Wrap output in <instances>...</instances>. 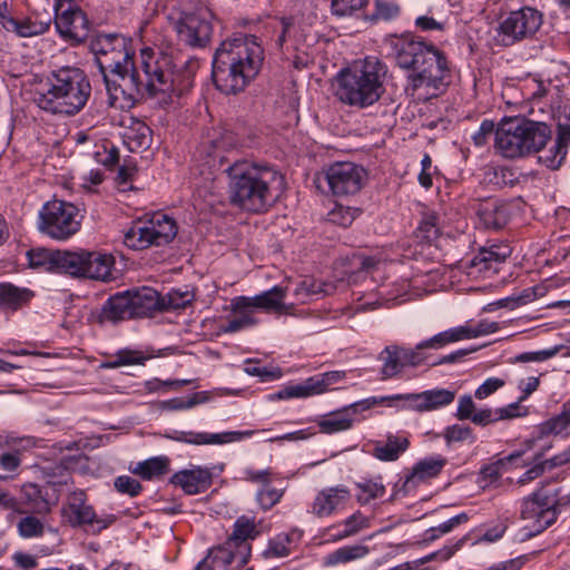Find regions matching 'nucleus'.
Here are the masks:
<instances>
[{
	"label": "nucleus",
	"mask_w": 570,
	"mask_h": 570,
	"mask_svg": "<svg viewBox=\"0 0 570 570\" xmlns=\"http://www.w3.org/2000/svg\"><path fill=\"white\" fill-rule=\"evenodd\" d=\"M91 50L104 76L110 104L119 95L134 98L145 91L160 106H168L191 87L187 72L175 70L169 55L144 48L140 51L145 82L136 71L127 38L119 35H100L91 41Z\"/></svg>",
	"instance_id": "nucleus-1"
},
{
	"label": "nucleus",
	"mask_w": 570,
	"mask_h": 570,
	"mask_svg": "<svg viewBox=\"0 0 570 570\" xmlns=\"http://www.w3.org/2000/svg\"><path fill=\"white\" fill-rule=\"evenodd\" d=\"M264 50L254 36H238L225 40L216 49L213 80L226 94L243 91L258 75Z\"/></svg>",
	"instance_id": "nucleus-2"
},
{
	"label": "nucleus",
	"mask_w": 570,
	"mask_h": 570,
	"mask_svg": "<svg viewBox=\"0 0 570 570\" xmlns=\"http://www.w3.org/2000/svg\"><path fill=\"white\" fill-rule=\"evenodd\" d=\"M227 175L230 203L250 213L267 210L285 188L284 177L276 169L247 160L235 161Z\"/></svg>",
	"instance_id": "nucleus-3"
},
{
	"label": "nucleus",
	"mask_w": 570,
	"mask_h": 570,
	"mask_svg": "<svg viewBox=\"0 0 570 570\" xmlns=\"http://www.w3.org/2000/svg\"><path fill=\"white\" fill-rule=\"evenodd\" d=\"M390 45L397 66L412 70L409 80L414 89L439 91L445 86L449 76L448 61L434 46L409 36H394L390 39Z\"/></svg>",
	"instance_id": "nucleus-4"
},
{
	"label": "nucleus",
	"mask_w": 570,
	"mask_h": 570,
	"mask_svg": "<svg viewBox=\"0 0 570 570\" xmlns=\"http://www.w3.org/2000/svg\"><path fill=\"white\" fill-rule=\"evenodd\" d=\"M386 67L375 57L354 61L336 76V97L344 104L366 108L384 94Z\"/></svg>",
	"instance_id": "nucleus-5"
},
{
	"label": "nucleus",
	"mask_w": 570,
	"mask_h": 570,
	"mask_svg": "<svg viewBox=\"0 0 570 570\" xmlns=\"http://www.w3.org/2000/svg\"><path fill=\"white\" fill-rule=\"evenodd\" d=\"M90 82L79 68L63 67L51 73L49 88L36 98L37 105L49 112L72 116L87 104Z\"/></svg>",
	"instance_id": "nucleus-6"
},
{
	"label": "nucleus",
	"mask_w": 570,
	"mask_h": 570,
	"mask_svg": "<svg viewBox=\"0 0 570 570\" xmlns=\"http://www.w3.org/2000/svg\"><path fill=\"white\" fill-rule=\"evenodd\" d=\"M552 131L546 122L524 117L501 119V157L518 158L543 149Z\"/></svg>",
	"instance_id": "nucleus-7"
},
{
	"label": "nucleus",
	"mask_w": 570,
	"mask_h": 570,
	"mask_svg": "<svg viewBox=\"0 0 570 570\" xmlns=\"http://www.w3.org/2000/svg\"><path fill=\"white\" fill-rule=\"evenodd\" d=\"M568 507L561 502L559 491L553 493L543 489H538L531 495L525 498L521 505L522 534L521 540L532 538L557 520V509Z\"/></svg>",
	"instance_id": "nucleus-8"
},
{
	"label": "nucleus",
	"mask_w": 570,
	"mask_h": 570,
	"mask_svg": "<svg viewBox=\"0 0 570 570\" xmlns=\"http://www.w3.org/2000/svg\"><path fill=\"white\" fill-rule=\"evenodd\" d=\"M177 235V226L169 216L156 213L140 225L131 227L125 234V244L134 249H144L151 245L170 243Z\"/></svg>",
	"instance_id": "nucleus-9"
},
{
	"label": "nucleus",
	"mask_w": 570,
	"mask_h": 570,
	"mask_svg": "<svg viewBox=\"0 0 570 570\" xmlns=\"http://www.w3.org/2000/svg\"><path fill=\"white\" fill-rule=\"evenodd\" d=\"M79 228V210L71 203L55 199L40 212L39 229L52 238L67 239Z\"/></svg>",
	"instance_id": "nucleus-10"
},
{
	"label": "nucleus",
	"mask_w": 570,
	"mask_h": 570,
	"mask_svg": "<svg viewBox=\"0 0 570 570\" xmlns=\"http://www.w3.org/2000/svg\"><path fill=\"white\" fill-rule=\"evenodd\" d=\"M62 521L72 528H85L92 533H99L110 527L116 517L112 514H98L87 501L83 491H73L61 508Z\"/></svg>",
	"instance_id": "nucleus-11"
},
{
	"label": "nucleus",
	"mask_w": 570,
	"mask_h": 570,
	"mask_svg": "<svg viewBox=\"0 0 570 570\" xmlns=\"http://www.w3.org/2000/svg\"><path fill=\"white\" fill-rule=\"evenodd\" d=\"M330 191L337 197L353 196L361 191L367 181V171L351 161H337L322 173Z\"/></svg>",
	"instance_id": "nucleus-12"
},
{
	"label": "nucleus",
	"mask_w": 570,
	"mask_h": 570,
	"mask_svg": "<svg viewBox=\"0 0 570 570\" xmlns=\"http://www.w3.org/2000/svg\"><path fill=\"white\" fill-rule=\"evenodd\" d=\"M214 14L208 8L183 13L174 21V29L185 45L193 48H203L212 39Z\"/></svg>",
	"instance_id": "nucleus-13"
},
{
	"label": "nucleus",
	"mask_w": 570,
	"mask_h": 570,
	"mask_svg": "<svg viewBox=\"0 0 570 570\" xmlns=\"http://www.w3.org/2000/svg\"><path fill=\"white\" fill-rule=\"evenodd\" d=\"M55 24L59 35L76 42L85 40L89 32V22L73 0H56Z\"/></svg>",
	"instance_id": "nucleus-14"
},
{
	"label": "nucleus",
	"mask_w": 570,
	"mask_h": 570,
	"mask_svg": "<svg viewBox=\"0 0 570 570\" xmlns=\"http://www.w3.org/2000/svg\"><path fill=\"white\" fill-rule=\"evenodd\" d=\"M542 23L541 13L530 7L510 12L501 22V45L511 46L518 41L532 37Z\"/></svg>",
	"instance_id": "nucleus-15"
},
{
	"label": "nucleus",
	"mask_w": 570,
	"mask_h": 570,
	"mask_svg": "<svg viewBox=\"0 0 570 570\" xmlns=\"http://www.w3.org/2000/svg\"><path fill=\"white\" fill-rule=\"evenodd\" d=\"M75 256V267L68 269V274L75 277H88L102 282L112 278L115 258L112 255L100 252H70Z\"/></svg>",
	"instance_id": "nucleus-16"
},
{
	"label": "nucleus",
	"mask_w": 570,
	"mask_h": 570,
	"mask_svg": "<svg viewBox=\"0 0 570 570\" xmlns=\"http://www.w3.org/2000/svg\"><path fill=\"white\" fill-rule=\"evenodd\" d=\"M351 491L344 484L325 487L316 492L311 511L317 518H327L343 510L351 500Z\"/></svg>",
	"instance_id": "nucleus-17"
},
{
	"label": "nucleus",
	"mask_w": 570,
	"mask_h": 570,
	"mask_svg": "<svg viewBox=\"0 0 570 570\" xmlns=\"http://www.w3.org/2000/svg\"><path fill=\"white\" fill-rule=\"evenodd\" d=\"M28 265L42 272L66 273L75 267V256L68 250H51L46 248L30 249L27 253Z\"/></svg>",
	"instance_id": "nucleus-18"
},
{
	"label": "nucleus",
	"mask_w": 570,
	"mask_h": 570,
	"mask_svg": "<svg viewBox=\"0 0 570 570\" xmlns=\"http://www.w3.org/2000/svg\"><path fill=\"white\" fill-rule=\"evenodd\" d=\"M170 483L180 488L184 493L194 495L208 490L213 483V473L208 468L193 465L174 473Z\"/></svg>",
	"instance_id": "nucleus-19"
},
{
	"label": "nucleus",
	"mask_w": 570,
	"mask_h": 570,
	"mask_svg": "<svg viewBox=\"0 0 570 570\" xmlns=\"http://www.w3.org/2000/svg\"><path fill=\"white\" fill-rule=\"evenodd\" d=\"M455 393L446 389L429 390L421 393L399 394L393 400H406L411 407L417 412L435 411L453 402Z\"/></svg>",
	"instance_id": "nucleus-20"
},
{
	"label": "nucleus",
	"mask_w": 570,
	"mask_h": 570,
	"mask_svg": "<svg viewBox=\"0 0 570 570\" xmlns=\"http://www.w3.org/2000/svg\"><path fill=\"white\" fill-rule=\"evenodd\" d=\"M254 430L246 431H227L222 433L207 432H179L173 436L175 441L194 444V445H222L227 443L239 442L255 434Z\"/></svg>",
	"instance_id": "nucleus-21"
},
{
	"label": "nucleus",
	"mask_w": 570,
	"mask_h": 570,
	"mask_svg": "<svg viewBox=\"0 0 570 570\" xmlns=\"http://www.w3.org/2000/svg\"><path fill=\"white\" fill-rule=\"evenodd\" d=\"M570 144V124H559L554 142L538 157L541 165L550 170H558L564 163Z\"/></svg>",
	"instance_id": "nucleus-22"
},
{
	"label": "nucleus",
	"mask_w": 570,
	"mask_h": 570,
	"mask_svg": "<svg viewBox=\"0 0 570 570\" xmlns=\"http://www.w3.org/2000/svg\"><path fill=\"white\" fill-rule=\"evenodd\" d=\"M243 299H248V296H237L230 301L229 309L233 315L228 317L227 324L222 327L224 333H236L258 323L254 315V306L243 303Z\"/></svg>",
	"instance_id": "nucleus-23"
},
{
	"label": "nucleus",
	"mask_w": 570,
	"mask_h": 570,
	"mask_svg": "<svg viewBox=\"0 0 570 570\" xmlns=\"http://www.w3.org/2000/svg\"><path fill=\"white\" fill-rule=\"evenodd\" d=\"M287 289L282 286H274L268 291H265L258 295L248 296V299H243L245 304H252L256 309H263L265 312H276L281 314H289L293 309V305H287L284 299L286 297Z\"/></svg>",
	"instance_id": "nucleus-24"
},
{
	"label": "nucleus",
	"mask_w": 570,
	"mask_h": 570,
	"mask_svg": "<svg viewBox=\"0 0 570 570\" xmlns=\"http://www.w3.org/2000/svg\"><path fill=\"white\" fill-rule=\"evenodd\" d=\"M131 308L135 317H146L153 313L163 311L164 301L159 293L150 287L129 291Z\"/></svg>",
	"instance_id": "nucleus-25"
},
{
	"label": "nucleus",
	"mask_w": 570,
	"mask_h": 570,
	"mask_svg": "<svg viewBox=\"0 0 570 570\" xmlns=\"http://www.w3.org/2000/svg\"><path fill=\"white\" fill-rule=\"evenodd\" d=\"M255 529L256 527L253 520L240 517L236 520L234 531L226 541L229 546L237 549L240 564L246 563L248 560L250 548L247 540L254 538Z\"/></svg>",
	"instance_id": "nucleus-26"
},
{
	"label": "nucleus",
	"mask_w": 570,
	"mask_h": 570,
	"mask_svg": "<svg viewBox=\"0 0 570 570\" xmlns=\"http://www.w3.org/2000/svg\"><path fill=\"white\" fill-rule=\"evenodd\" d=\"M409 446L410 441L406 436L390 434L386 441H376L374 443L373 455L380 461H396Z\"/></svg>",
	"instance_id": "nucleus-27"
},
{
	"label": "nucleus",
	"mask_w": 570,
	"mask_h": 570,
	"mask_svg": "<svg viewBox=\"0 0 570 570\" xmlns=\"http://www.w3.org/2000/svg\"><path fill=\"white\" fill-rule=\"evenodd\" d=\"M368 553L370 549L364 544L344 546L325 556L323 559V566L331 568L353 562L365 558Z\"/></svg>",
	"instance_id": "nucleus-28"
},
{
	"label": "nucleus",
	"mask_w": 570,
	"mask_h": 570,
	"mask_svg": "<svg viewBox=\"0 0 570 570\" xmlns=\"http://www.w3.org/2000/svg\"><path fill=\"white\" fill-rule=\"evenodd\" d=\"M446 459L442 455H435L420 460L413 468L411 475L406 479L409 482H422L440 474L446 464Z\"/></svg>",
	"instance_id": "nucleus-29"
},
{
	"label": "nucleus",
	"mask_w": 570,
	"mask_h": 570,
	"mask_svg": "<svg viewBox=\"0 0 570 570\" xmlns=\"http://www.w3.org/2000/svg\"><path fill=\"white\" fill-rule=\"evenodd\" d=\"M22 499L23 503L29 507L30 511L39 515L50 513L56 503L55 501H50L47 498V493H43L38 485L31 483L23 485Z\"/></svg>",
	"instance_id": "nucleus-30"
},
{
	"label": "nucleus",
	"mask_w": 570,
	"mask_h": 570,
	"mask_svg": "<svg viewBox=\"0 0 570 570\" xmlns=\"http://www.w3.org/2000/svg\"><path fill=\"white\" fill-rule=\"evenodd\" d=\"M377 358L380 362H382V367L380 371L382 380L395 377L404 368L400 354V345L397 344L386 346L379 354Z\"/></svg>",
	"instance_id": "nucleus-31"
},
{
	"label": "nucleus",
	"mask_w": 570,
	"mask_h": 570,
	"mask_svg": "<svg viewBox=\"0 0 570 570\" xmlns=\"http://www.w3.org/2000/svg\"><path fill=\"white\" fill-rule=\"evenodd\" d=\"M104 313L111 321L135 317L129 291L111 296L104 307Z\"/></svg>",
	"instance_id": "nucleus-32"
},
{
	"label": "nucleus",
	"mask_w": 570,
	"mask_h": 570,
	"mask_svg": "<svg viewBox=\"0 0 570 570\" xmlns=\"http://www.w3.org/2000/svg\"><path fill=\"white\" fill-rule=\"evenodd\" d=\"M471 335L472 332L461 326L446 330L438 333L429 340L422 341L417 344L419 350L432 348L440 350L450 343L466 340V336Z\"/></svg>",
	"instance_id": "nucleus-33"
},
{
	"label": "nucleus",
	"mask_w": 570,
	"mask_h": 570,
	"mask_svg": "<svg viewBox=\"0 0 570 570\" xmlns=\"http://www.w3.org/2000/svg\"><path fill=\"white\" fill-rule=\"evenodd\" d=\"M353 413L348 411H336L322 416L317 425L321 432L326 434H333L342 431H346L353 425Z\"/></svg>",
	"instance_id": "nucleus-34"
},
{
	"label": "nucleus",
	"mask_w": 570,
	"mask_h": 570,
	"mask_svg": "<svg viewBox=\"0 0 570 570\" xmlns=\"http://www.w3.org/2000/svg\"><path fill=\"white\" fill-rule=\"evenodd\" d=\"M570 426V399L561 406V412L539 426L540 436L559 435Z\"/></svg>",
	"instance_id": "nucleus-35"
},
{
	"label": "nucleus",
	"mask_w": 570,
	"mask_h": 570,
	"mask_svg": "<svg viewBox=\"0 0 570 570\" xmlns=\"http://www.w3.org/2000/svg\"><path fill=\"white\" fill-rule=\"evenodd\" d=\"M169 462L167 456H154L138 462L131 471L142 479L150 480L166 474L169 470Z\"/></svg>",
	"instance_id": "nucleus-36"
},
{
	"label": "nucleus",
	"mask_w": 570,
	"mask_h": 570,
	"mask_svg": "<svg viewBox=\"0 0 570 570\" xmlns=\"http://www.w3.org/2000/svg\"><path fill=\"white\" fill-rule=\"evenodd\" d=\"M233 549L227 542L224 546L212 549L206 558H204V564H210L212 570H226L234 559L239 560V554L233 552Z\"/></svg>",
	"instance_id": "nucleus-37"
},
{
	"label": "nucleus",
	"mask_w": 570,
	"mask_h": 570,
	"mask_svg": "<svg viewBox=\"0 0 570 570\" xmlns=\"http://www.w3.org/2000/svg\"><path fill=\"white\" fill-rule=\"evenodd\" d=\"M317 386V382L315 383V380L312 376L299 384L286 386L285 389L272 395L271 399L286 400L293 397H308L312 395L321 394Z\"/></svg>",
	"instance_id": "nucleus-38"
},
{
	"label": "nucleus",
	"mask_w": 570,
	"mask_h": 570,
	"mask_svg": "<svg viewBox=\"0 0 570 570\" xmlns=\"http://www.w3.org/2000/svg\"><path fill=\"white\" fill-rule=\"evenodd\" d=\"M358 490L356 500L361 504H367L372 500L382 498L385 493L383 483L375 480H362L356 483Z\"/></svg>",
	"instance_id": "nucleus-39"
},
{
	"label": "nucleus",
	"mask_w": 570,
	"mask_h": 570,
	"mask_svg": "<svg viewBox=\"0 0 570 570\" xmlns=\"http://www.w3.org/2000/svg\"><path fill=\"white\" fill-rule=\"evenodd\" d=\"M125 138L131 150L147 148L150 144V129L146 124L137 121L134 127L125 134Z\"/></svg>",
	"instance_id": "nucleus-40"
},
{
	"label": "nucleus",
	"mask_w": 570,
	"mask_h": 570,
	"mask_svg": "<svg viewBox=\"0 0 570 570\" xmlns=\"http://www.w3.org/2000/svg\"><path fill=\"white\" fill-rule=\"evenodd\" d=\"M285 493L284 488H275L271 483L262 487L256 493V501L261 509L267 511L276 505Z\"/></svg>",
	"instance_id": "nucleus-41"
},
{
	"label": "nucleus",
	"mask_w": 570,
	"mask_h": 570,
	"mask_svg": "<svg viewBox=\"0 0 570 570\" xmlns=\"http://www.w3.org/2000/svg\"><path fill=\"white\" fill-rule=\"evenodd\" d=\"M320 294H328V291L324 288V284L313 278L303 279L294 289V295L301 303H305L308 298Z\"/></svg>",
	"instance_id": "nucleus-42"
},
{
	"label": "nucleus",
	"mask_w": 570,
	"mask_h": 570,
	"mask_svg": "<svg viewBox=\"0 0 570 570\" xmlns=\"http://www.w3.org/2000/svg\"><path fill=\"white\" fill-rule=\"evenodd\" d=\"M439 233L438 217L434 214L424 215L417 227V237L430 243L439 236Z\"/></svg>",
	"instance_id": "nucleus-43"
},
{
	"label": "nucleus",
	"mask_w": 570,
	"mask_h": 570,
	"mask_svg": "<svg viewBox=\"0 0 570 570\" xmlns=\"http://www.w3.org/2000/svg\"><path fill=\"white\" fill-rule=\"evenodd\" d=\"M357 215V208L337 205L328 213V219L338 226L347 227L353 223Z\"/></svg>",
	"instance_id": "nucleus-44"
},
{
	"label": "nucleus",
	"mask_w": 570,
	"mask_h": 570,
	"mask_svg": "<svg viewBox=\"0 0 570 570\" xmlns=\"http://www.w3.org/2000/svg\"><path fill=\"white\" fill-rule=\"evenodd\" d=\"M193 298L194 295L188 291L181 292L173 289L165 297H161V299L164 301L163 309L184 308L191 303Z\"/></svg>",
	"instance_id": "nucleus-45"
},
{
	"label": "nucleus",
	"mask_w": 570,
	"mask_h": 570,
	"mask_svg": "<svg viewBox=\"0 0 570 570\" xmlns=\"http://www.w3.org/2000/svg\"><path fill=\"white\" fill-rule=\"evenodd\" d=\"M2 26L7 31L14 32L20 37H31L39 32L37 29V26L27 20H16L13 18H4Z\"/></svg>",
	"instance_id": "nucleus-46"
},
{
	"label": "nucleus",
	"mask_w": 570,
	"mask_h": 570,
	"mask_svg": "<svg viewBox=\"0 0 570 570\" xmlns=\"http://www.w3.org/2000/svg\"><path fill=\"white\" fill-rule=\"evenodd\" d=\"M341 527L344 528L345 535L353 537L356 535L362 530L367 529L370 527V520L360 511H356L355 513L346 518L342 522Z\"/></svg>",
	"instance_id": "nucleus-47"
},
{
	"label": "nucleus",
	"mask_w": 570,
	"mask_h": 570,
	"mask_svg": "<svg viewBox=\"0 0 570 570\" xmlns=\"http://www.w3.org/2000/svg\"><path fill=\"white\" fill-rule=\"evenodd\" d=\"M19 534L23 538L38 537L43 533L42 522L33 515L22 518L18 523Z\"/></svg>",
	"instance_id": "nucleus-48"
},
{
	"label": "nucleus",
	"mask_w": 570,
	"mask_h": 570,
	"mask_svg": "<svg viewBox=\"0 0 570 570\" xmlns=\"http://www.w3.org/2000/svg\"><path fill=\"white\" fill-rule=\"evenodd\" d=\"M289 539L287 535H278L271 540L267 548L263 552L265 558H283L289 554Z\"/></svg>",
	"instance_id": "nucleus-49"
},
{
	"label": "nucleus",
	"mask_w": 570,
	"mask_h": 570,
	"mask_svg": "<svg viewBox=\"0 0 570 570\" xmlns=\"http://www.w3.org/2000/svg\"><path fill=\"white\" fill-rule=\"evenodd\" d=\"M375 12L373 18L376 20H392L400 13V6L389 0H375Z\"/></svg>",
	"instance_id": "nucleus-50"
},
{
	"label": "nucleus",
	"mask_w": 570,
	"mask_h": 570,
	"mask_svg": "<svg viewBox=\"0 0 570 570\" xmlns=\"http://www.w3.org/2000/svg\"><path fill=\"white\" fill-rule=\"evenodd\" d=\"M0 296L8 304L19 305L29 301L31 295L27 289H20L12 285H3L0 289Z\"/></svg>",
	"instance_id": "nucleus-51"
},
{
	"label": "nucleus",
	"mask_w": 570,
	"mask_h": 570,
	"mask_svg": "<svg viewBox=\"0 0 570 570\" xmlns=\"http://www.w3.org/2000/svg\"><path fill=\"white\" fill-rule=\"evenodd\" d=\"M368 0H332V12L336 16H350L361 10Z\"/></svg>",
	"instance_id": "nucleus-52"
},
{
	"label": "nucleus",
	"mask_w": 570,
	"mask_h": 570,
	"mask_svg": "<svg viewBox=\"0 0 570 570\" xmlns=\"http://www.w3.org/2000/svg\"><path fill=\"white\" fill-rule=\"evenodd\" d=\"M491 135L495 136L494 147H497L499 145V129H495L493 120L485 119L472 138L476 146H483Z\"/></svg>",
	"instance_id": "nucleus-53"
},
{
	"label": "nucleus",
	"mask_w": 570,
	"mask_h": 570,
	"mask_svg": "<svg viewBox=\"0 0 570 570\" xmlns=\"http://www.w3.org/2000/svg\"><path fill=\"white\" fill-rule=\"evenodd\" d=\"M498 254L493 250L482 249L472 259L471 267L476 268L478 272H488L498 263Z\"/></svg>",
	"instance_id": "nucleus-54"
},
{
	"label": "nucleus",
	"mask_w": 570,
	"mask_h": 570,
	"mask_svg": "<svg viewBox=\"0 0 570 570\" xmlns=\"http://www.w3.org/2000/svg\"><path fill=\"white\" fill-rule=\"evenodd\" d=\"M444 439L448 443L473 440L472 430L465 425L454 424L445 429Z\"/></svg>",
	"instance_id": "nucleus-55"
},
{
	"label": "nucleus",
	"mask_w": 570,
	"mask_h": 570,
	"mask_svg": "<svg viewBox=\"0 0 570 570\" xmlns=\"http://www.w3.org/2000/svg\"><path fill=\"white\" fill-rule=\"evenodd\" d=\"M115 488L118 492L130 497L137 495L141 491V484L129 475H120L115 480Z\"/></svg>",
	"instance_id": "nucleus-56"
},
{
	"label": "nucleus",
	"mask_w": 570,
	"mask_h": 570,
	"mask_svg": "<svg viewBox=\"0 0 570 570\" xmlns=\"http://www.w3.org/2000/svg\"><path fill=\"white\" fill-rule=\"evenodd\" d=\"M315 383L317 382V389L320 393L327 391L328 386L342 381L345 377V373L342 371H333L313 376Z\"/></svg>",
	"instance_id": "nucleus-57"
},
{
	"label": "nucleus",
	"mask_w": 570,
	"mask_h": 570,
	"mask_svg": "<svg viewBox=\"0 0 570 570\" xmlns=\"http://www.w3.org/2000/svg\"><path fill=\"white\" fill-rule=\"evenodd\" d=\"M558 352H559L558 346L548 348V350L537 351V352H527V353H522V354L518 355L515 357V361H519V362H543V361H547V360L553 357L554 355H557Z\"/></svg>",
	"instance_id": "nucleus-58"
},
{
	"label": "nucleus",
	"mask_w": 570,
	"mask_h": 570,
	"mask_svg": "<svg viewBox=\"0 0 570 570\" xmlns=\"http://www.w3.org/2000/svg\"><path fill=\"white\" fill-rule=\"evenodd\" d=\"M422 350L417 348V344L414 348H407L400 345V354L403 362L404 367L405 366H419L423 363L424 357L421 353Z\"/></svg>",
	"instance_id": "nucleus-59"
},
{
	"label": "nucleus",
	"mask_w": 570,
	"mask_h": 570,
	"mask_svg": "<svg viewBox=\"0 0 570 570\" xmlns=\"http://www.w3.org/2000/svg\"><path fill=\"white\" fill-rule=\"evenodd\" d=\"M202 401L198 399V394L193 395L191 397L185 400L181 397H175L168 401H165L161 403V407L166 410L171 411H179V410H186L191 409L196 404L200 403Z\"/></svg>",
	"instance_id": "nucleus-60"
},
{
	"label": "nucleus",
	"mask_w": 570,
	"mask_h": 570,
	"mask_svg": "<svg viewBox=\"0 0 570 570\" xmlns=\"http://www.w3.org/2000/svg\"><path fill=\"white\" fill-rule=\"evenodd\" d=\"M188 383V380L160 381L158 379H154L151 381H147L145 383V387L149 392H166L169 387L177 389Z\"/></svg>",
	"instance_id": "nucleus-61"
},
{
	"label": "nucleus",
	"mask_w": 570,
	"mask_h": 570,
	"mask_svg": "<svg viewBox=\"0 0 570 570\" xmlns=\"http://www.w3.org/2000/svg\"><path fill=\"white\" fill-rule=\"evenodd\" d=\"M537 288H527L523 291V293L517 297H507L504 299H501V307H510L513 308L514 306L519 305H525L537 297Z\"/></svg>",
	"instance_id": "nucleus-62"
},
{
	"label": "nucleus",
	"mask_w": 570,
	"mask_h": 570,
	"mask_svg": "<svg viewBox=\"0 0 570 570\" xmlns=\"http://www.w3.org/2000/svg\"><path fill=\"white\" fill-rule=\"evenodd\" d=\"M523 401H520V397L517 402L508 404L504 407H501V420H511L515 417H524L529 414V409L522 405Z\"/></svg>",
	"instance_id": "nucleus-63"
},
{
	"label": "nucleus",
	"mask_w": 570,
	"mask_h": 570,
	"mask_svg": "<svg viewBox=\"0 0 570 570\" xmlns=\"http://www.w3.org/2000/svg\"><path fill=\"white\" fill-rule=\"evenodd\" d=\"M475 411V404L471 395H463L459 399L455 414L459 420H470Z\"/></svg>",
	"instance_id": "nucleus-64"
}]
</instances>
